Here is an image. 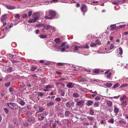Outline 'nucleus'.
Wrapping results in <instances>:
<instances>
[{
    "label": "nucleus",
    "instance_id": "20",
    "mask_svg": "<svg viewBox=\"0 0 128 128\" xmlns=\"http://www.w3.org/2000/svg\"><path fill=\"white\" fill-rule=\"evenodd\" d=\"M116 26L115 24L111 25L110 26V30H112L116 28Z\"/></svg>",
    "mask_w": 128,
    "mask_h": 128
},
{
    "label": "nucleus",
    "instance_id": "8",
    "mask_svg": "<svg viewBox=\"0 0 128 128\" xmlns=\"http://www.w3.org/2000/svg\"><path fill=\"white\" fill-rule=\"evenodd\" d=\"M32 16L34 19L36 20H38V18L39 16L38 14L34 13L33 14Z\"/></svg>",
    "mask_w": 128,
    "mask_h": 128
},
{
    "label": "nucleus",
    "instance_id": "4",
    "mask_svg": "<svg viewBox=\"0 0 128 128\" xmlns=\"http://www.w3.org/2000/svg\"><path fill=\"white\" fill-rule=\"evenodd\" d=\"M74 104L73 102L69 101L66 103V106L67 108L72 107H74Z\"/></svg>",
    "mask_w": 128,
    "mask_h": 128
},
{
    "label": "nucleus",
    "instance_id": "42",
    "mask_svg": "<svg viewBox=\"0 0 128 128\" xmlns=\"http://www.w3.org/2000/svg\"><path fill=\"white\" fill-rule=\"evenodd\" d=\"M14 17L15 18H17L18 19L20 18V15L19 14H16L14 16Z\"/></svg>",
    "mask_w": 128,
    "mask_h": 128
},
{
    "label": "nucleus",
    "instance_id": "39",
    "mask_svg": "<svg viewBox=\"0 0 128 128\" xmlns=\"http://www.w3.org/2000/svg\"><path fill=\"white\" fill-rule=\"evenodd\" d=\"M11 84L10 82H9L6 83L5 84V86L6 87H8L10 86Z\"/></svg>",
    "mask_w": 128,
    "mask_h": 128
},
{
    "label": "nucleus",
    "instance_id": "43",
    "mask_svg": "<svg viewBox=\"0 0 128 128\" xmlns=\"http://www.w3.org/2000/svg\"><path fill=\"white\" fill-rule=\"evenodd\" d=\"M73 96L75 98H77L79 96V95L77 93H74L73 94Z\"/></svg>",
    "mask_w": 128,
    "mask_h": 128
},
{
    "label": "nucleus",
    "instance_id": "41",
    "mask_svg": "<svg viewBox=\"0 0 128 128\" xmlns=\"http://www.w3.org/2000/svg\"><path fill=\"white\" fill-rule=\"evenodd\" d=\"M44 95V94L42 92H39L38 93V96L42 97Z\"/></svg>",
    "mask_w": 128,
    "mask_h": 128
},
{
    "label": "nucleus",
    "instance_id": "30",
    "mask_svg": "<svg viewBox=\"0 0 128 128\" xmlns=\"http://www.w3.org/2000/svg\"><path fill=\"white\" fill-rule=\"evenodd\" d=\"M36 20L34 19H32V20H28V22L29 23H31L32 22H36Z\"/></svg>",
    "mask_w": 128,
    "mask_h": 128
},
{
    "label": "nucleus",
    "instance_id": "53",
    "mask_svg": "<svg viewBox=\"0 0 128 128\" xmlns=\"http://www.w3.org/2000/svg\"><path fill=\"white\" fill-rule=\"evenodd\" d=\"M96 44L95 43H94L92 44H91L90 45V46L92 47H93L96 46Z\"/></svg>",
    "mask_w": 128,
    "mask_h": 128
},
{
    "label": "nucleus",
    "instance_id": "60",
    "mask_svg": "<svg viewBox=\"0 0 128 128\" xmlns=\"http://www.w3.org/2000/svg\"><path fill=\"white\" fill-rule=\"evenodd\" d=\"M96 44H100V41L98 40H97L96 41Z\"/></svg>",
    "mask_w": 128,
    "mask_h": 128
},
{
    "label": "nucleus",
    "instance_id": "63",
    "mask_svg": "<svg viewBox=\"0 0 128 128\" xmlns=\"http://www.w3.org/2000/svg\"><path fill=\"white\" fill-rule=\"evenodd\" d=\"M52 87L50 85H49L46 86L45 87V88H46V89H48V88H51Z\"/></svg>",
    "mask_w": 128,
    "mask_h": 128
},
{
    "label": "nucleus",
    "instance_id": "40",
    "mask_svg": "<svg viewBox=\"0 0 128 128\" xmlns=\"http://www.w3.org/2000/svg\"><path fill=\"white\" fill-rule=\"evenodd\" d=\"M126 96H124L122 97H120V100L122 101H123L126 98Z\"/></svg>",
    "mask_w": 128,
    "mask_h": 128
},
{
    "label": "nucleus",
    "instance_id": "24",
    "mask_svg": "<svg viewBox=\"0 0 128 128\" xmlns=\"http://www.w3.org/2000/svg\"><path fill=\"white\" fill-rule=\"evenodd\" d=\"M54 40L56 42V43L57 44H59L61 42L60 38H56Z\"/></svg>",
    "mask_w": 128,
    "mask_h": 128
},
{
    "label": "nucleus",
    "instance_id": "44",
    "mask_svg": "<svg viewBox=\"0 0 128 128\" xmlns=\"http://www.w3.org/2000/svg\"><path fill=\"white\" fill-rule=\"evenodd\" d=\"M82 48H84L88 49L89 48V47L88 46L87 44L86 46H82Z\"/></svg>",
    "mask_w": 128,
    "mask_h": 128
},
{
    "label": "nucleus",
    "instance_id": "34",
    "mask_svg": "<svg viewBox=\"0 0 128 128\" xmlns=\"http://www.w3.org/2000/svg\"><path fill=\"white\" fill-rule=\"evenodd\" d=\"M119 123L122 125L125 124L126 123V122L125 121L120 120L119 121Z\"/></svg>",
    "mask_w": 128,
    "mask_h": 128
},
{
    "label": "nucleus",
    "instance_id": "56",
    "mask_svg": "<svg viewBox=\"0 0 128 128\" xmlns=\"http://www.w3.org/2000/svg\"><path fill=\"white\" fill-rule=\"evenodd\" d=\"M28 17V16L26 14H24L22 16L23 18H26Z\"/></svg>",
    "mask_w": 128,
    "mask_h": 128
},
{
    "label": "nucleus",
    "instance_id": "49",
    "mask_svg": "<svg viewBox=\"0 0 128 128\" xmlns=\"http://www.w3.org/2000/svg\"><path fill=\"white\" fill-rule=\"evenodd\" d=\"M94 112L93 110L92 109H90V114L91 115L93 114Z\"/></svg>",
    "mask_w": 128,
    "mask_h": 128
},
{
    "label": "nucleus",
    "instance_id": "6",
    "mask_svg": "<svg viewBox=\"0 0 128 128\" xmlns=\"http://www.w3.org/2000/svg\"><path fill=\"white\" fill-rule=\"evenodd\" d=\"M12 62V63L14 64H16L17 65H18V64H20V62L16 60V59L14 58V59H12L11 60Z\"/></svg>",
    "mask_w": 128,
    "mask_h": 128
},
{
    "label": "nucleus",
    "instance_id": "15",
    "mask_svg": "<svg viewBox=\"0 0 128 128\" xmlns=\"http://www.w3.org/2000/svg\"><path fill=\"white\" fill-rule=\"evenodd\" d=\"M93 103V102L92 100H89L88 101L87 103L86 104L88 106H91Z\"/></svg>",
    "mask_w": 128,
    "mask_h": 128
},
{
    "label": "nucleus",
    "instance_id": "7",
    "mask_svg": "<svg viewBox=\"0 0 128 128\" xmlns=\"http://www.w3.org/2000/svg\"><path fill=\"white\" fill-rule=\"evenodd\" d=\"M7 18V14H5L3 15L1 17V21L4 23V22L3 21L4 20H6Z\"/></svg>",
    "mask_w": 128,
    "mask_h": 128
},
{
    "label": "nucleus",
    "instance_id": "3",
    "mask_svg": "<svg viewBox=\"0 0 128 128\" xmlns=\"http://www.w3.org/2000/svg\"><path fill=\"white\" fill-rule=\"evenodd\" d=\"M81 10L82 12H83V14L84 15V13L87 11V6L85 4H83L82 5Z\"/></svg>",
    "mask_w": 128,
    "mask_h": 128
},
{
    "label": "nucleus",
    "instance_id": "47",
    "mask_svg": "<svg viewBox=\"0 0 128 128\" xmlns=\"http://www.w3.org/2000/svg\"><path fill=\"white\" fill-rule=\"evenodd\" d=\"M69 47V45L67 44H66V42H64V51L65 50V48H68Z\"/></svg>",
    "mask_w": 128,
    "mask_h": 128
},
{
    "label": "nucleus",
    "instance_id": "23",
    "mask_svg": "<svg viewBox=\"0 0 128 128\" xmlns=\"http://www.w3.org/2000/svg\"><path fill=\"white\" fill-rule=\"evenodd\" d=\"M107 106L109 107L111 106L112 104V102L110 101H108L107 102Z\"/></svg>",
    "mask_w": 128,
    "mask_h": 128
},
{
    "label": "nucleus",
    "instance_id": "16",
    "mask_svg": "<svg viewBox=\"0 0 128 128\" xmlns=\"http://www.w3.org/2000/svg\"><path fill=\"white\" fill-rule=\"evenodd\" d=\"M87 81V79L85 78L81 77L79 78V81L80 82H85Z\"/></svg>",
    "mask_w": 128,
    "mask_h": 128
},
{
    "label": "nucleus",
    "instance_id": "52",
    "mask_svg": "<svg viewBox=\"0 0 128 128\" xmlns=\"http://www.w3.org/2000/svg\"><path fill=\"white\" fill-rule=\"evenodd\" d=\"M92 37V36L91 34H89L87 35L86 36V38L88 39Z\"/></svg>",
    "mask_w": 128,
    "mask_h": 128
},
{
    "label": "nucleus",
    "instance_id": "61",
    "mask_svg": "<svg viewBox=\"0 0 128 128\" xmlns=\"http://www.w3.org/2000/svg\"><path fill=\"white\" fill-rule=\"evenodd\" d=\"M20 85L22 87H24L25 86L24 83L23 82H20Z\"/></svg>",
    "mask_w": 128,
    "mask_h": 128
},
{
    "label": "nucleus",
    "instance_id": "51",
    "mask_svg": "<svg viewBox=\"0 0 128 128\" xmlns=\"http://www.w3.org/2000/svg\"><path fill=\"white\" fill-rule=\"evenodd\" d=\"M70 113V112L69 111H67L65 113V115L66 116H68V115Z\"/></svg>",
    "mask_w": 128,
    "mask_h": 128
},
{
    "label": "nucleus",
    "instance_id": "21",
    "mask_svg": "<svg viewBox=\"0 0 128 128\" xmlns=\"http://www.w3.org/2000/svg\"><path fill=\"white\" fill-rule=\"evenodd\" d=\"M39 109V112H37L36 113V114H37V113H38L40 112H43L44 110V109L43 108L41 107L40 106Z\"/></svg>",
    "mask_w": 128,
    "mask_h": 128
},
{
    "label": "nucleus",
    "instance_id": "55",
    "mask_svg": "<svg viewBox=\"0 0 128 128\" xmlns=\"http://www.w3.org/2000/svg\"><path fill=\"white\" fill-rule=\"evenodd\" d=\"M82 124L86 126H88L89 124V123L87 122H83Z\"/></svg>",
    "mask_w": 128,
    "mask_h": 128
},
{
    "label": "nucleus",
    "instance_id": "64",
    "mask_svg": "<svg viewBox=\"0 0 128 128\" xmlns=\"http://www.w3.org/2000/svg\"><path fill=\"white\" fill-rule=\"evenodd\" d=\"M50 29L52 30V31H53L54 32H55L56 30L55 28L54 27H52L51 26V28Z\"/></svg>",
    "mask_w": 128,
    "mask_h": 128
},
{
    "label": "nucleus",
    "instance_id": "22",
    "mask_svg": "<svg viewBox=\"0 0 128 128\" xmlns=\"http://www.w3.org/2000/svg\"><path fill=\"white\" fill-rule=\"evenodd\" d=\"M120 83L118 82H117L116 83V84L114 85L113 86V87H112V88H115L118 87L119 86H120Z\"/></svg>",
    "mask_w": 128,
    "mask_h": 128
},
{
    "label": "nucleus",
    "instance_id": "59",
    "mask_svg": "<svg viewBox=\"0 0 128 128\" xmlns=\"http://www.w3.org/2000/svg\"><path fill=\"white\" fill-rule=\"evenodd\" d=\"M55 100L57 102L60 101L61 100V99L60 98H56Z\"/></svg>",
    "mask_w": 128,
    "mask_h": 128
},
{
    "label": "nucleus",
    "instance_id": "18",
    "mask_svg": "<svg viewBox=\"0 0 128 128\" xmlns=\"http://www.w3.org/2000/svg\"><path fill=\"white\" fill-rule=\"evenodd\" d=\"M119 50V53L120 55H122L123 53V50L122 48L121 47H120L118 48Z\"/></svg>",
    "mask_w": 128,
    "mask_h": 128
},
{
    "label": "nucleus",
    "instance_id": "57",
    "mask_svg": "<svg viewBox=\"0 0 128 128\" xmlns=\"http://www.w3.org/2000/svg\"><path fill=\"white\" fill-rule=\"evenodd\" d=\"M64 65V63H58L56 64L57 66H62Z\"/></svg>",
    "mask_w": 128,
    "mask_h": 128
},
{
    "label": "nucleus",
    "instance_id": "25",
    "mask_svg": "<svg viewBox=\"0 0 128 128\" xmlns=\"http://www.w3.org/2000/svg\"><path fill=\"white\" fill-rule=\"evenodd\" d=\"M80 48H82V46H76L74 47V50L75 51H77L78 50V49Z\"/></svg>",
    "mask_w": 128,
    "mask_h": 128
},
{
    "label": "nucleus",
    "instance_id": "26",
    "mask_svg": "<svg viewBox=\"0 0 128 128\" xmlns=\"http://www.w3.org/2000/svg\"><path fill=\"white\" fill-rule=\"evenodd\" d=\"M8 57L9 58H14L15 57H15V56L14 55L12 54H9L8 55Z\"/></svg>",
    "mask_w": 128,
    "mask_h": 128
},
{
    "label": "nucleus",
    "instance_id": "14",
    "mask_svg": "<svg viewBox=\"0 0 128 128\" xmlns=\"http://www.w3.org/2000/svg\"><path fill=\"white\" fill-rule=\"evenodd\" d=\"M104 86L107 87H110L112 86V84L111 83H107L104 84Z\"/></svg>",
    "mask_w": 128,
    "mask_h": 128
},
{
    "label": "nucleus",
    "instance_id": "11",
    "mask_svg": "<svg viewBox=\"0 0 128 128\" xmlns=\"http://www.w3.org/2000/svg\"><path fill=\"white\" fill-rule=\"evenodd\" d=\"M54 103L52 101H51L50 102L48 103L47 104V106L50 107V106H53L54 105Z\"/></svg>",
    "mask_w": 128,
    "mask_h": 128
},
{
    "label": "nucleus",
    "instance_id": "35",
    "mask_svg": "<svg viewBox=\"0 0 128 128\" xmlns=\"http://www.w3.org/2000/svg\"><path fill=\"white\" fill-rule=\"evenodd\" d=\"M128 86V84H122L120 86V88H122L124 87H126V86Z\"/></svg>",
    "mask_w": 128,
    "mask_h": 128
},
{
    "label": "nucleus",
    "instance_id": "28",
    "mask_svg": "<svg viewBox=\"0 0 128 128\" xmlns=\"http://www.w3.org/2000/svg\"><path fill=\"white\" fill-rule=\"evenodd\" d=\"M69 122L68 121L64 119V125L68 127V126Z\"/></svg>",
    "mask_w": 128,
    "mask_h": 128
},
{
    "label": "nucleus",
    "instance_id": "10",
    "mask_svg": "<svg viewBox=\"0 0 128 128\" xmlns=\"http://www.w3.org/2000/svg\"><path fill=\"white\" fill-rule=\"evenodd\" d=\"M128 104V103L125 100L122 102V103L121 104V105L123 106L124 107H126Z\"/></svg>",
    "mask_w": 128,
    "mask_h": 128
},
{
    "label": "nucleus",
    "instance_id": "37",
    "mask_svg": "<svg viewBox=\"0 0 128 128\" xmlns=\"http://www.w3.org/2000/svg\"><path fill=\"white\" fill-rule=\"evenodd\" d=\"M57 124L56 122H53L52 124V128H56V127L57 126Z\"/></svg>",
    "mask_w": 128,
    "mask_h": 128
},
{
    "label": "nucleus",
    "instance_id": "62",
    "mask_svg": "<svg viewBox=\"0 0 128 128\" xmlns=\"http://www.w3.org/2000/svg\"><path fill=\"white\" fill-rule=\"evenodd\" d=\"M112 74V73L111 72H110L107 76V77L108 78H110V76Z\"/></svg>",
    "mask_w": 128,
    "mask_h": 128
},
{
    "label": "nucleus",
    "instance_id": "1",
    "mask_svg": "<svg viewBox=\"0 0 128 128\" xmlns=\"http://www.w3.org/2000/svg\"><path fill=\"white\" fill-rule=\"evenodd\" d=\"M46 15L44 18L46 19L52 20L54 18L56 14V12L54 10H50L46 12Z\"/></svg>",
    "mask_w": 128,
    "mask_h": 128
},
{
    "label": "nucleus",
    "instance_id": "27",
    "mask_svg": "<svg viewBox=\"0 0 128 128\" xmlns=\"http://www.w3.org/2000/svg\"><path fill=\"white\" fill-rule=\"evenodd\" d=\"M7 8L9 10H13L15 8V7L14 6H7Z\"/></svg>",
    "mask_w": 128,
    "mask_h": 128
},
{
    "label": "nucleus",
    "instance_id": "50",
    "mask_svg": "<svg viewBox=\"0 0 128 128\" xmlns=\"http://www.w3.org/2000/svg\"><path fill=\"white\" fill-rule=\"evenodd\" d=\"M125 2V0H118V2H120L121 3H124Z\"/></svg>",
    "mask_w": 128,
    "mask_h": 128
},
{
    "label": "nucleus",
    "instance_id": "12",
    "mask_svg": "<svg viewBox=\"0 0 128 128\" xmlns=\"http://www.w3.org/2000/svg\"><path fill=\"white\" fill-rule=\"evenodd\" d=\"M114 113L117 114L118 113L119 111V109L116 107L115 106H114Z\"/></svg>",
    "mask_w": 128,
    "mask_h": 128
},
{
    "label": "nucleus",
    "instance_id": "36",
    "mask_svg": "<svg viewBox=\"0 0 128 128\" xmlns=\"http://www.w3.org/2000/svg\"><path fill=\"white\" fill-rule=\"evenodd\" d=\"M40 107V106L38 104H36L34 106V108L36 110L37 109L39 108Z\"/></svg>",
    "mask_w": 128,
    "mask_h": 128
},
{
    "label": "nucleus",
    "instance_id": "29",
    "mask_svg": "<svg viewBox=\"0 0 128 128\" xmlns=\"http://www.w3.org/2000/svg\"><path fill=\"white\" fill-rule=\"evenodd\" d=\"M38 118L40 120H42L44 118V117L42 116V115L40 114L38 116Z\"/></svg>",
    "mask_w": 128,
    "mask_h": 128
},
{
    "label": "nucleus",
    "instance_id": "45",
    "mask_svg": "<svg viewBox=\"0 0 128 128\" xmlns=\"http://www.w3.org/2000/svg\"><path fill=\"white\" fill-rule=\"evenodd\" d=\"M32 113L30 112H26V114H25L26 115L28 116H30L32 115Z\"/></svg>",
    "mask_w": 128,
    "mask_h": 128
},
{
    "label": "nucleus",
    "instance_id": "31",
    "mask_svg": "<svg viewBox=\"0 0 128 128\" xmlns=\"http://www.w3.org/2000/svg\"><path fill=\"white\" fill-rule=\"evenodd\" d=\"M108 122L110 123L113 124L114 122V119L112 118L109 119L108 120Z\"/></svg>",
    "mask_w": 128,
    "mask_h": 128
},
{
    "label": "nucleus",
    "instance_id": "58",
    "mask_svg": "<svg viewBox=\"0 0 128 128\" xmlns=\"http://www.w3.org/2000/svg\"><path fill=\"white\" fill-rule=\"evenodd\" d=\"M36 69V68L35 67H32L31 68V70L32 71H34Z\"/></svg>",
    "mask_w": 128,
    "mask_h": 128
},
{
    "label": "nucleus",
    "instance_id": "48",
    "mask_svg": "<svg viewBox=\"0 0 128 128\" xmlns=\"http://www.w3.org/2000/svg\"><path fill=\"white\" fill-rule=\"evenodd\" d=\"M100 97L99 96H97L96 97L95 99L96 100H100Z\"/></svg>",
    "mask_w": 128,
    "mask_h": 128
},
{
    "label": "nucleus",
    "instance_id": "5",
    "mask_svg": "<svg viewBox=\"0 0 128 128\" xmlns=\"http://www.w3.org/2000/svg\"><path fill=\"white\" fill-rule=\"evenodd\" d=\"M74 101L75 102H77L76 105L77 106H80L82 104V102L81 100H79L78 98H77L74 100Z\"/></svg>",
    "mask_w": 128,
    "mask_h": 128
},
{
    "label": "nucleus",
    "instance_id": "2",
    "mask_svg": "<svg viewBox=\"0 0 128 128\" xmlns=\"http://www.w3.org/2000/svg\"><path fill=\"white\" fill-rule=\"evenodd\" d=\"M7 105L12 110H16L18 108V105L14 103L9 102L7 103Z\"/></svg>",
    "mask_w": 128,
    "mask_h": 128
},
{
    "label": "nucleus",
    "instance_id": "33",
    "mask_svg": "<svg viewBox=\"0 0 128 128\" xmlns=\"http://www.w3.org/2000/svg\"><path fill=\"white\" fill-rule=\"evenodd\" d=\"M19 103L22 106H23L25 105V102L22 100H21Z\"/></svg>",
    "mask_w": 128,
    "mask_h": 128
},
{
    "label": "nucleus",
    "instance_id": "9",
    "mask_svg": "<svg viewBox=\"0 0 128 128\" xmlns=\"http://www.w3.org/2000/svg\"><path fill=\"white\" fill-rule=\"evenodd\" d=\"M74 86V85L72 82H69L67 84V87L68 88H72Z\"/></svg>",
    "mask_w": 128,
    "mask_h": 128
},
{
    "label": "nucleus",
    "instance_id": "46",
    "mask_svg": "<svg viewBox=\"0 0 128 128\" xmlns=\"http://www.w3.org/2000/svg\"><path fill=\"white\" fill-rule=\"evenodd\" d=\"M39 36L41 38H44L46 37V36L44 35H40Z\"/></svg>",
    "mask_w": 128,
    "mask_h": 128
},
{
    "label": "nucleus",
    "instance_id": "19",
    "mask_svg": "<svg viewBox=\"0 0 128 128\" xmlns=\"http://www.w3.org/2000/svg\"><path fill=\"white\" fill-rule=\"evenodd\" d=\"M100 71L98 69H95L93 70L92 73L96 74H98L99 72Z\"/></svg>",
    "mask_w": 128,
    "mask_h": 128
},
{
    "label": "nucleus",
    "instance_id": "17",
    "mask_svg": "<svg viewBox=\"0 0 128 128\" xmlns=\"http://www.w3.org/2000/svg\"><path fill=\"white\" fill-rule=\"evenodd\" d=\"M28 121L33 122L34 120V118L33 117H31L28 119Z\"/></svg>",
    "mask_w": 128,
    "mask_h": 128
},
{
    "label": "nucleus",
    "instance_id": "32",
    "mask_svg": "<svg viewBox=\"0 0 128 128\" xmlns=\"http://www.w3.org/2000/svg\"><path fill=\"white\" fill-rule=\"evenodd\" d=\"M94 107H98L99 106V103L98 102H96L94 105Z\"/></svg>",
    "mask_w": 128,
    "mask_h": 128
},
{
    "label": "nucleus",
    "instance_id": "38",
    "mask_svg": "<svg viewBox=\"0 0 128 128\" xmlns=\"http://www.w3.org/2000/svg\"><path fill=\"white\" fill-rule=\"evenodd\" d=\"M12 70V67L8 68L6 70L7 72H10Z\"/></svg>",
    "mask_w": 128,
    "mask_h": 128
},
{
    "label": "nucleus",
    "instance_id": "54",
    "mask_svg": "<svg viewBox=\"0 0 128 128\" xmlns=\"http://www.w3.org/2000/svg\"><path fill=\"white\" fill-rule=\"evenodd\" d=\"M4 111L5 112L6 114L8 113L9 112L8 110L6 108H5L4 109Z\"/></svg>",
    "mask_w": 128,
    "mask_h": 128
},
{
    "label": "nucleus",
    "instance_id": "13",
    "mask_svg": "<svg viewBox=\"0 0 128 128\" xmlns=\"http://www.w3.org/2000/svg\"><path fill=\"white\" fill-rule=\"evenodd\" d=\"M51 26L50 25H44V28L42 30H44V29H46V30H48L49 29H50L51 28Z\"/></svg>",
    "mask_w": 128,
    "mask_h": 128
}]
</instances>
